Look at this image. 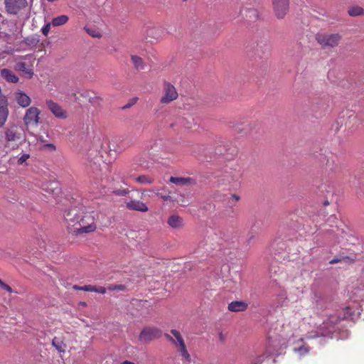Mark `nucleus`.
<instances>
[{"label": "nucleus", "instance_id": "5fc2aeb1", "mask_svg": "<svg viewBox=\"0 0 364 364\" xmlns=\"http://www.w3.org/2000/svg\"><path fill=\"white\" fill-rule=\"evenodd\" d=\"M232 198H234L236 201L240 200V197L235 194L232 195Z\"/></svg>", "mask_w": 364, "mask_h": 364}, {"label": "nucleus", "instance_id": "72a5a7b5", "mask_svg": "<svg viewBox=\"0 0 364 364\" xmlns=\"http://www.w3.org/2000/svg\"><path fill=\"white\" fill-rule=\"evenodd\" d=\"M38 41V39L35 37H28L24 40L25 43L30 46H36Z\"/></svg>", "mask_w": 364, "mask_h": 364}, {"label": "nucleus", "instance_id": "39448f33", "mask_svg": "<svg viewBox=\"0 0 364 364\" xmlns=\"http://www.w3.org/2000/svg\"><path fill=\"white\" fill-rule=\"evenodd\" d=\"M342 318L337 314L331 315L321 326V336L322 337L330 336L337 330V324Z\"/></svg>", "mask_w": 364, "mask_h": 364}, {"label": "nucleus", "instance_id": "20e7f679", "mask_svg": "<svg viewBox=\"0 0 364 364\" xmlns=\"http://www.w3.org/2000/svg\"><path fill=\"white\" fill-rule=\"evenodd\" d=\"M6 12L12 16H18L28 6L27 0H4Z\"/></svg>", "mask_w": 364, "mask_h": 364}, {"label": "nucleus", "instance_id": "bf43d9fd", "mask_svg": "<svg viewBox=\"0 0 364 364\" xmlns=\"http://www.w3.org/2000/svg\"><path fill=\"white\" fill-rule=\"evenodd\" d=\"M317 337H318V334H315L314 336H307L308 338H317Z\"/></svg>", "mask_w": 364, "mask_h": 364}, {"label": "nucleus", "instance_id": "c9c22d12", "mask_svg": "<svg viewBox=\"0 0 364 364\" xmlns=\"http://www.w3.org/2000/svg\"><path fill=\"white\" fill-rule=\"evenodd\" d=\"M85 30L87 31V33L92 36V37H95V38H100L101 37V34L100 32L95 31V29L93 28H88V27H85Z\"/></svg>", "mask_w": 364, "mask_h": 364}, {"label": "nucleus", "instance_id": "bb28decb", "mask_svg": "<svg viewBox=\"0 0 364 364\" xmlns=\"http://www.w3.org/2000/svg\"><path fill=\"white\" fill-rule=\"evenodd\" d=\"M52 344L58 352H60V353L65 352V345L63 343V342L60 338L55 337L52 341Z\"/></svg>", "mask_w": 364, "mask_h": 364}, {"label": "nucleus", "instance_id": "0eeeda50", "mask_svg": "<svg viewBox=\"0 0 364 364\" xmlns=\"http://www.w3.org/2000/svg\"><path fill=\"white\" fill-rule=\"evenodd\" d=\"M178 97L176 87L170 82H164L163 95L160 99L161 104H168Z\"/></svg>", "mask_w": 364, "mask_h": 364}, {"label": "nucleus", "instance_id": "37998d69", "mask_svg": "<svg viewBox=\"0 0 364 364\" xmlns=\"http://www.w3.org/2000/svg\"><path fill=\"white\" fill-rule=\"evenodd\" d=\"M106 288L103 287H97L94 286V290L93 292L105 294L106 293Z\"/></svg>", "mask_w": 364, "mask_h": 364}, {"label": "nucleus", "instance_id": "3c124183", "mask_svg": "<svg viewBox=\"0 0 364 364\" xmlns=\"http://www.w3.org/2000/svg\"><path fill=\"white\" fill-rule=\"evenodd\" d=\"M269 46L267 44H264V51L263 52V54L266 55L267 54H269Z\"/></svg>", "mask_w": 364, "mask_h": 364}, {"label": "nucleus", "instance_id": "f257e3e1", "mask_svg": "<svg viewBox=\"0 0 364 364\" xmlns=\"http://www.w3.org/2000/svg\"><path fill=\"white\" fill-rule=\"evenodd\" d=\"M171 333L173 335V337L169 334L166 333L165 338L175 345L177 351L182 358L183 363L196 364V363L191 360V355L187 350L184 340L181 333L175 329L171 330Z\"/></svg>", "mask_w": 364, "mask_h": 364}, {"label": "nucleus", "instance_id": "c756f323", "mask_svg": "<svg viewBox=\"0 0 364 364\" xmlns=\"http://www.w3.org/2000/svg\"><path fill=\"white\" fill-rule=\"evenodd\" d=\"M0 110H4L9 112L8 100L6 97L2 94L1 89H0Z\"/></svg>", "mask_w": 364, "mask_h": 364}, {"label": "nucleus", "instance_id": "58836bf2", "mask_svg": "<svg viewBox=\"0 0 364 364\" xmlns=\"http://www.w3.org/2000/svg\"><path fill=\"white\" fill-rule=\"evenodd\" d=\"M129 193V191L126 188L117 189L113 191V193L117 196H126Z\"/></svg>", "mask_w": 364, "mask_h": 364}, {"label": "nucleus", "instance_id": "e2e57ef3", "mask_svg": "<svg viewBox=\"0 0 364 364\" xmlns=\"http://www.w3.org/2000/svg\"><path fill=\"white\" fill-rule=\"evenodd\" d=\"M43 243H44V242H41V243L39 244V247H40V248H43V247L41 245H42V244H43Z\"/></svg>", "mask_w": 364, "mask_h": 364}, {"label": "nucleus", "instance_id": "ea45409f", "mask_svg": "<svg viewBox=\"0 0 364 364\" xmlns=\"http://www.w3.org/2000/svg\"><path fill=\"white\" fill-rule=\"evenodd\" d=\"M159 189H147V190H144L143 192H142V196H146V193H153L154 196H160L161 193H159Z\"/></svg>", "mask_w": 364, "mask_h": 364}, {"label": "nucleus", "instance_id": "4468645a", "mask_svg": "<svg viewBox=\"0 0 364 364\" xmlns=\"http://www.w3.org/2000/svg\"><path fill=\"white\" fill-rule=\"evenodd\" d=\"M240 14L248 21H255L259 18L257 10L253 8H242L240 9Z\"/></svg>", "mask_w": 364, "mask_h": 364}, {"label": "nucleus", "instance_id": "7c9ffc66", "mask_svg": "<svg viewBox=\"0 0 364 364\" xmlns=\"http://www.w3.org/2000/svg\"><path fill=\"white\" fill-rule=\"evenodd\" d=\"M293 350L295 353H299L300 356H302L309 353V348L305 345H302L301 346L294 348Z\"/></svg>", "mask_w": 364, "mask_h": 364}, {"label": "nucleus", "instance_id": "680f3d73", "mask_svg": "<svg viewBox=\"0 0 364 364\" xmlns=\"http://www.w3.org/2000/svg\"><path fill=\"white\" fill-rule=\"evenodd\" d=\"M323 205H324L325 206H326V205H329V202H328V200H325V201L323 202Z\"/></svg>", "mask_w": 364, "mask_h": 364}, {"label": "nucleus", "instance_id": "412c9836", "mask_svg": "<svg viewBox=\"0 0 364 364\" xmlns=\"http://www.w3.org/2000/svg\"><path fill=\"white\" fill-rule=\"evenodd\" d=\"M102 161L100 156L95 157L94 160L90 161L87 165L88 168L94 173L97 174L102 170L100 162Z\"/></svg>", "mask_w": 364, "mask_h": 364}, {"label": "nucleus", "instance_id": "13d9d810", "mask_svg": "<svg viewBox=\"0 0 364 364\" xmlns=\"http://www.w3.org/2000/svg\"><path fill=\"white\" fill-rule=\"evenodd\" d=\"M146 196L145 197H149V198H151L154 195L153 193H146Z\"/></svg>", "mask_w": 364, "mask_h": 364}, {"label": "nucleus", "instance_id": "a19ab883", "mask_svg": "<svg viewBox=\"0 0 364 364\" xmlns=\"http://www.w3.org/2000/svg\"><path fill=\"white\" fill-rule=\"evenodd\" d=\"M101 98L98 96H93L89 97V102L93 105H99Z\"/></svg>", "mask_w": 364, "mask_h": 364}, {"label": "nucleus", "instance_id": "a18cd8bd", "mask_svg": "<svg viewBox=\"0 0 364 364\" xmlns=\"http://www.w3.org/2000/svg\"><path fill=\"white\" fill-rule=\"evenodd\" d=\"M94 290V286L93 285H85L82 286L80 289V291H90L93 292Z\"/></svg>", "mask_w": 364, "mask_h": 364}, {"label": "nucleus", "instance_id": "e433bc0d", "mask_svg": "<svg viewBox=\"0 0 364 364\" xmlns=\"http://www.w3.org/2000/svg\"><path fill=\"white\" fill-rule=\"evenodd\" d=\"M146 34L148 36L158 38L159 36L156 34V29L155 28H149L146 30Z\"/></svg>", "mask_w": 364, "mask_h": 364}, {"label": "nucleus", "instance_id": "393cba45", "mask_svg": "<svg viewBox=\"0 0 364 364\" xmlns=\"http://www.w3.org/2000/svg\"><path fill=\"white\" fill-rule=\"evenodd\" d=\"M131 60L133 63L134 67L136 70H143L145 68V63L141 57L132 55Z\"/></svg>", "mask_w": 364, "mask_h": 364}, {"label": "nucleus", "instance_id": "aec40b11", "mask_svg": "<svg viewBox=\"0 0 364 364\" xmlns=\"http://www.w3.org/2000/svg\"><path fill=\"white\" fill-rule=\"evenodd\" d=\"M14 69L16 71L23 73L28 78H31L34 74L33 70L27 68V65L24 62L16 63L14 65Z\"/></svg>", "mask_w": 364, "mask_h": 364}, {"label": "nucleus", "instance_id": "473e14b6", "mask_svg": "<svg viewBox=\"0 0 364 364\" xmlns=\"http://www.w3.org/2000/svg\"><path fill=\"white\" fill-rule=\"evenodd\" d=\"M9 112H6L4 110H0V128L2 127L8 118Z\"/></svg>", "mask_w": 364, "mask_h": 364}, {"label": "nucleus", "instance_id": "c85d7f7f", "mask_svg": "<svg viewBox=\"0 0 364 364\" xmlns=\"http://www.w3.org/2000/svg\"><path fill=\"white\" fill-rule=\"evenodd\" d=\"M136 181L142 184H151L154 183V180L151 177L147 175H141L139 176L136 178Z\"/></svg>", "mask_w": 364, "mask_h": 364}, {"label": "nucleus", "instance_id": "ddd939ff", "mask_svg": "<svg viewBox=\"0 0 364 364\" xmlns=\"http://www.w3.org/2000/svg\"><path fill=\"white\" fill-rule=\"evenodd\" d=\"M126 207L131 210H136L142 213L147 212L149 210L148 206L146 203L136 200H130L126 203Z\"/></svg>", "mask_w": 364, "mask_h": 364}, {"label": "nucleus", "instance_id": "f8f14e48", "mask_svg": "<svg viewBox=\"0 0 364 364\" xmlns=\"http://www.w3.org/2000/svg\"><path fill=\"white\" fill-rule=\"evenodd\" d=\"M42 188L46 193L48 195L53 196L55 198L60 193V188L59 187L58 183L55 181H50L44 183Z\"/></svg>", "mask_w": 364, "mask_h": 364}, {"label": "nucleus", "instance_id": "a878e982", "mask_svg": "<svg viewBox=\"0 0 364 364\" xmlns=\"http://www.w3.org/2000/svg\"><path fill=\"white\" fill-rule=\"evenodd\" d=\"M354 262V259L348 257V256H340V257H335L333 258V259H331L329 263L330 264H336V263H338V262H343V263H346V264H351Z\"/></svg>", "mask_w": 364, "mask_h": 364}, {"label": "nucleus", "instance_id": "5701e85b", "mask_svg": "<svg viewBox=\"0 0 364 364\" xmlns=\"http://www.w3.org/2000/svg\"><path fill=\"white\" fill-rule=\"evenodd\" d=\"M16 102L22 107H26L30 105L31 99L26 94L20 92L16 96Z\"/></svg>", "mask_w": 364, "mask_h": 364}, {"label": "nucleus", "instance_id": "2f4dec72", "mask_svg": "<svg viewBox=\"0 0 364 364\" xmlns=\"http://www.w3.org/2000/svg\"><path fill=\"white\" fill-rule=\"evenodd\" d=\"M17 164L18 165H22L26 162V161L30 158V154L26 153H22L20 156H17Z\"/></svg>", "mask_w": 364, "mask_h": 364}, {"label": "nucleus", "instance_id": "b1692460", "mask_svg": "<svg viewBox=\"0 0 364 364\" xmlns=\"http://www.w3.org/2000/svg\"><path fill=\"white\" fill-rule=\"evenodd\" d=\"M69 20V17L67 15H60L56 17H54L52 19L51 23L53 27H58L60 26H63L68 23Z\"/></svg>", "mask_w": 364, "mask_h": 364}, {"label": "nucleus", "instance_id": "79ce46f5", "mask_svg": "<svg viewBox=\"0 0 364 364\" xmlns=\"http://www.w3.org/2000/svg\"><path fill=\"white\" fill-rule=\"evenodd\" d=\"M0 287L9 293H11L13 291L11 287L10 286H9L8 284H6V283H4L1 279H0Z\"/></svg>", "mask_w": 364, "mask_h": 364}, {"label": "nucleus", "instance_id": "dca6fc26", "mask_svg": "<svg viewBox=\"0 0 364 364\" xmlns=\"http://www.w3.org/2000/svg\"><path fill=\"white\" fill-rule=\"evenodd\" d=\"M248 307V304L243 301H234L228 306V309L232 312H240L245 311Z\"/></svg>", "mask_w": 364, "mask_h": 364}, {"label": "nucleus", "instance_id": "f3484780", "mask_svg": "<svg viewBox=\"0 0 364 364\" xmlns=\"http://www.w3.org/2000/svg\"><path fill=\"white\" fill-rule=\"evenodd\" d=\"M1 77L8 82L16 83L19 78L14 72L8 68H3L0 73Z\"/></svg>", "mask_w": 364, "mask_h": 364}, {"label": "nucleus", "instance_id": "4d7b16f0", "mask_svg": "<svg viewBox=\"0 0 364 364\" xmlns=\"http://www.w3.org/2000/svg\"><path fill=\"white\" fill-rule=\"evenodd\" d=\"M121 364H134V363L131 361L125 360L123 363H122Z\"/></svg>", "mask_w": 364, "mask_h": 364}, {"label": "nucleus", "instance_id": "774afa93", "mask_svg": "<svg viewBox=\"0 0 364 364\" xmlns=\"http://www.w3.org/2000/svg\"><path fill=\"white\" fill-rule=\"evenodd\" d=\"M182 1H184V2H186V1H187L188 0H182Z\"/></svg>", "mask_w": 364, "mask_h": 364}, {"label": "nucleus", "instance_id": "603ef678", "mask_svg": "<svg viewBox=\"0 0 364 364\" xmlns=\"http://www.w3.org/2000/svg\"><path fill=\"white\" fill-rule=\"evenodd\" d=\"M136 100H137V98L133 99L132 102H129V104L126 105L123 108L125 109V108L130 107L132 105H134L136 102Z\"/></svg>", "mask_w": 364, "mask_h": 364}, {"label": "nucleus", "instance_id": "09e8293b", "mask_svg": "<svg viewBox=\"0 0 364 364\" xmlns=\"http://www.w3.org/2000/svg\"><path fill=\"white\" fill-rule=\"evenodd\" d=\"M218 338L222 343H224L226 339V336L223 332L219 333Z\"/></svg>", "mask_w": 364, "mask_h": 364}, {"label": "nucleus", "instance_id": "69168bd1", "mask_svg": "<svg viewBox=\"0 0 364 364\" xmlns=\"http://www.w3.org/2000/svg\"><path fill=\"white\" fill-rule=\"evenodd\" d=\"M3 18V16L1 15V14L0 13V21L1 20V18Z\"/></svg>", "mask_w": 364, "mask_h": 364}, {"label": "nucleus", "instance_id": "4be33fe9", "mask_svg": "<svg viewBox=\"0 0 364 364\" xmlns=\"http://www.w3.org/2000/svg\"><path fill=\"white\" fill-rule=\"evenodd\" d=\"M340 164L336 156L331 155L328 158L326 167L331 171H336L339 168Z\"/></svg>", "mask_w": 364, "mask_h": 364}, {"label": "nucleus", "instance_id": "de8ad7c7", "mask_svg": "<svg viewBox=\"0 0 364 364\" xmlns=\"http://www.w3.org/2000/svg\"><path fill=\"white\" fill-rule=\"evenodd\" d=\"M159 198L165 201H173L172 197L169 195H163L161 193Z\"/></svg>", "mask_w": 364, "mask_h": 364}, {"label": "nucleus", "instance_id": "338daca9", "mask_svg": "<svg viewBox=\"0 0 364 364\" xmlns=\"http://www.w3.org/2000/svg\"><path fill=\"white\" fill-rule=\"evenodd\" d=\"M170 126H171V127H173V126H174V125H173V124H171Z\"/></svg>", "mask_w": 364, "mask_h": 364}, {"label": "nucleus", "instance_id": "c03bdc74", "mask_svg": "<svg viewBox=\"0 0 364 364\" xmlns=\"http://www.w3.org/2000/svg\"><path fill=\"white\" fill-rule=\"evenodd\" d=\"M43 149H48L50 151H54L56 149L55 146L53 144H45L43 146Z\"/></svg>", "mask_w": 364, "mask_h": 364}, {"label": "nucleus", "instance_id": "9b49d317", "mask_svg": "<svg viewBox=\"0 0 364 364\" xmlns=\"http://www.w3.org/2000/svg\"><path fill=\"white\" fill-rule=\"evenodd\" d=\"M41 111L35 107L28 108L23 117V122L26 125L35 124L37 125L39 123V115Z\"/></svg>", "mask_w": 364, "mask_h": 364}, {"label": "nucleus", "instance_id": "a211bd4d", "mask_svg": "<svg viewBox=\"0 0 364 364\" xmlns=\"http://www.w3.org/2000/svg\"><path fill=\"white\" fill-rule=\"evenodd\" d=\"M168 225L174 229H178L183 226V219L178 215H171L167 220Z\"/></svg>", "mask_w": 364, "mask_h": 364}, {"label": "nucleus", "instance_id": "6e6552de", "mask_svg": "<svg viewBox=\"0 0 364 364\" xmlns=\"http://www.w3.org/2000/svg\"><path fill=\"white\" fill-rule=\"evenodd\" d=\"M46 105L48 109L56 117L65 119L68 117L67 112L57 102L52 100H46Z\"/></svg>", "mask_w": 364, "mask_h": 364}, {"label": "nucleus", "instance_id": "423d86ee", "mask_svg": "<svg viewBox=\"0 0 364 364\" xmlns=\"http://www.w3.org/2000/svg\"><path fill=\"white\" fill-rule=\"evenodd\" d=\"M316 40L321 46L324 48L334 47L338 44L341 40V36L338 33H318L316 36Z\"/></svg>", "mask_w": 364, "mask_h": 364}, {"label": "nucleus", "instance_id": "6ab92c4d", "mask_svg": "<svg viewBox=\"0 0 364 364\" xmlns=\"http://www.w3.org/2000/svg\"><path fill=\"white\" fill-rule=\"evenodd\" d=\"M6 142H14L21 139V133L14 128L6 129L4 132Z\"/></svg>", "mask_w": 364, "mask_h": 364}, {"label": "nucleus", "instance_id": "2eb2a0df", "mask_svg": "<svg viewBox=\"0 0 364 364\" xmlns=\"http://www.w3.org/2000/svg\"><path fill=\"white\" fill-rule=\"evenodd\" d=\"M169 181L178 186H188L196 184V180L190 177H175L171 176Z\"/></svg>", "mask_w": 364, "mask_h": 364}, {"label": "nucleus", "instance_id": "49530a36", "mask_svg": "<svg viewBox=\"0 0 364 364\" xmlns=\"http://www.w3.org/2000/svg\"><path fill=\"white\" fill-rule=\"evenodd\" d=\"M269 355H261L259 356H258L256 359V360L255 361V364H259L261 363H262L264 361V360L268 357Z\"/></svg>", "mask_w": 364, "mask_h": 364}, {"label": "nucleus", "instance_id": "f03ea898", "mask_svg": "<svg viewBox=\"0 0 364 364\" xmlns=\"http://www.w3.org/2000/svg\"><path fill=\"white\" fill-rule=\"evenodd\" d=\"M82 216H81L78 223L74 228L73 234H82L92 232L96 230V225L95 223L94 212L84 211Z\"/></svg>", "mask_w": 364, "mask_h": 364}, {"label": "nucleus", "instance_id": "6e6d98bb", "mask_svg": "<svg viewBox=\"0 0 364 364\" xmlns=\"http://www.w3.org/2000/svg\"><path fill=\"white\" fill-rule=\"evenodd\" d=\"M81 288H82V287H79V286H77V285H74L73 287V289H75V290H80Z\"/></svg>", "mask_w": 364, "mask_h": 364}, {"label": "nucleus", "instance_id": "8fccbe9b", "mask_svg": "<svg viewBox=\"0 0 364 364\" xmlns=\"http://www.w3.org/2000/svg\"><path fill=\"white\" fill-rule=\"evenodd\" d=\"M186 119H183L181 123H182V126H183L186 129H190L191 128V125L189 124V123L188 122H185Z\"/></svg>", "mask_w": 364, "mask_h": 364}, {"label": "nucleus", "instance_id": "7ed1b4c3", "mask_svg": "<svg viewBox=\"0 0 364 364\" xmlns=\"http://www.w3.org/2000/svg\"><path fill=\"white\" fill-rule=\"evenodd\" d=\"M84 211L85 208L82 205L72 206L65 211L64 218L70 233L73 232L74 228H75L81 216L84 214Z\"/></svg>", "mask_w": 364, "mask_h": 364}, {"label": "nucleus", "instance_id": "052dcab7", "mask_svg": "<svg viewBox=\"0 0 364 364\" xmlns=\"http://www.w3.org/2000/svg\"><path fill=\"white\" fill-rule=\"evenodd\" d=\"M38 141H41L43 143H44L46 141L45 139H43V136H40L38 138Z\"/></svg>", "mask_w": 364, "mask_h": 364}, {"label": "nucleus", "instance_id": "f704fd0d", "mask_svg": "<svg viewBox=\"0 0 364 364\" xmlns=\"http://www.w3.org/2000/svg\"><path fill=\"white\" fill-rule=\"evenodd\" d=\"M126 287L123 284H111L107 287L109 291H124Z\"/></svg>", "mask_w": 364, "mask_h": 364}, {"label": "nucleus", "instance_id": "1a4fd4ad", "mask_svg": "<svg viewBox=\"0 0 364 364\" xmlns=\"http://www.w3.org/2000/svg\"><path fill=\"white\" fill-rule=\"evenodd\" d=\"M161 335V331L156 328H144L140 333L139 339L142 343H148L155 338H159Z\"/></svg>", "mask_w": 364, "mask_h": 364}, {"label": "nucleus", "instance_id": "864d4df0", "mask_svg": "<svg viewBox=\"0 0 364 364\" xmlns=\"http://www.w3.org/2000/svg\"><path fill=\"white\" fill-rule=\"evenodd\" d=\"M136 163L140 166H145L144 161H141L139 159L136 160Z\"/></svg>", "mask_w": 364, "mask_h": 364}, {"label": "nucleus", "instance_id": "4c0bfd02", "mask_svg": "<svg viewBox=\"0 0 364 364\" xmlns=\"http://www.w3.org/2000/svg\"><path fill=\"white\" fill-rule=\"evenodd\" d=\"M51 25L52 23L48 22L41 28V32L45 36H47L48 35Z\"/></svg>", "mask_w": 364, "mask_h": 364}, {"label": "nucleus", "instance_id": "9d476101", "mask_svg": "<svg viewBox=\"0 0 364 364\" xmlns=\"http://www.w3.org/2000/svg\"><path fill=\"white\" fill-rule=\"evenodd\" d=\"M275 15L283 18L289 11V0H272Z\"/></svg>", "mask_w": 364, "mask_h": 364}, {"label": "nucleus", "instance_id": "cd10ccee", "mask_svg": "<svg viewBox=\"0 0 364 364\" xmlns=\"http://www.w3.org/2000/svg\"><path fill=\"white\" fill-rule=\"evenodd\" d=\"M348 14L350 16H358L364 14V9L358 6L351 7L348 9Z\"/></svg>", "mask_w": 364, "mask_h": 364}, {"label": "nucleus", "instance_id": "0e129e2a", "mask_svg": "<svg viewBox=\"0 0 364 364\" xmlns=\"http://www.w3.org/2000/svg\"><path fill=\"white\" fill-rule=\"evenodd\" d=\"M253 237H254V236H253V235H252V236L250 237V239L248 240V242H250V240H252Z\"/></svg>", "mask_w": 364, "mask_h": 364}]
</instances>
